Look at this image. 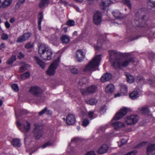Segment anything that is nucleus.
Masks as SVG:
<instances>
[{
	"mask_svg": "<svg viewBox=\"0 0 155 155\" xmlns=\"http://www.w3.org/2000/svg\"><path fill=\"white\" fill-rule=\"evenodd\" d=\"M48 2L49 0H41L39 6L40 8H44L48 5Z\"/></svg>",
	"mask_w": 155,
	"mask_h": 155,
	"instance_id": "obj_30",
	"label": "nucleus"
},
{
	"mask_svg": "<svg viewBox=\"0 0 155 155\" xmlns=\"http://www.w3.org/2000/svg\"><path fill=\"white\" fill-rule=\"evenodd\" d=\"M120 91L122 94H124L127 92V87L125 85H123L121 86Z\"/></svg>",
	"mask_w": 155,
	"mask_h": 155,
	"instance_id": "obj_37",
	"label": "nucleus"
},
{
	"mask_svg": "<svg viewBox=\"0 0 155 155\" xmlns=\"http://www.w3.org/2000/svg\"><path fill=\"white\" fill-rule=\"evenodd\" d=\"M12 2V0H5L1 4L2 8H5L9 6Z\"/></svg>",
	"mask_w": 155,
	"mask_h": 155,
	"instance_id": "obj_26",
	"label": "nucleus"
},
{
	"mask_svg": "<svg viewBox=\"0 0 155 155\" xmlns=\"http://www.w3.org/2000/svg\"><path fill=\"white\" fill-rule=\"evenodd\" d=\"M75 121V118L74 116L72 114L69 115L66 118V123L69 125L74 124Z\"/></svg>",
	"mask_w": 155,
	"mask_h": 155,
	"instance_id": "obj_15",
	"label": "nucleus"
},
{
	"mask_svg": "<svg viewBox=\"0 0 155 155\" xmlns=\"http://www.w3.org/2000/svg\"><path fill=\"white\" fill-rule=\"evenodd\" d=\"M21 66L19 68V71L22 72L25 71L28 68L30 67L29 65L27 64L24 63H21Z\"/></svg>",
	"mask_w": 155,
	"mask_h": 155,
	"instance_id": "obj_27",
	"label": "nucleus"
},
{
	"mask_svg": "<svg viewBox=\"0 0 155 155\" xmlns=\"http://www.w3.org/2000/svg\"><path fill=\"white\" fill-rule=\"evenodd\" d=\"M5 26L7 28H10V25L8 22L7 21L5 23Z\"/></svg>",
	"mask_w": 155,
	"mask_h": 155,
	"instance_id": "obj_60",
	"label": "nucleus"
},
{
	"mask_svg": "<svg viewBox=\"0 0 155 155\" xmlns=\"http://www.w3.org/2000/svg\"><path fill=\"white\" fill-rule=\"evenodd\" d=\"M127 142V140L124 139H122L121 140L120 143H121V145H119V147H120L121 146L123 145L125 143H126Z\"/></svg>",
	"mask_w": 155,
	"mask_h": 155,
	"instance_id": "obj_55",
	"label": "nucleus"
},
{
	"mask_svg": "<svg viewBox=\"0 0 155 155\" xmlns=\"http://www.w3.org/2000/svg\"><path fill=\"white\" fill-rule=\"evenodd\" d=\"M114 90V86L112 84H108L106 87L105 91L106 92L108 93H112Z\"/></svg>",
	"mask_w": 155,
	"mask_h": 155,
	"instance_id": "obj_22",
	"label": "nucleus"
},
{
	"mask_svg": "<svg viewBox=\"0 0 155 155\" xmlns=\"http://www.w3.org/2000/svg\"><path fill=\"white\" fill-rule=\"evenodd\" d=\"M127 81L130 83H132L134 81V78L133 76L131 75L129 73H127L126 74Z\"/></svg>",
	"mask_w": 155,
	"mask_h": 155,
	"instance_id": "obj_32",
	"label": "nucleus"
},
{
	"mask_svg": "<svg viewBox=\"0 0 155 155\" xmlns=\"http://www.w3.org/2000/svg\"><path fill=\"white\" fill-rule=\"evenodd\" d=\"M33 46V44L30 42H29L28 43H27L25 45V47L26 49H28L32 48Z\"/></svg>",
	"mask_w": 155,
	"mask_h": 155,
	"instance_id": "obj_49",
	"label": "nucleus"
},
{
	"mask_svg": "<svg viewBox=\"0 0 155 155\" xmlns=\"http://www.w3.org/2000/svg\"><path fill=\"white\" fill-rule=\"evenodd\" d=\"M30 76V73L28 72H26L25 73L21 74L20 77L21 79L25 80L29 78Z\"/></svg>",
	"mask_w": 155,
	"mask_h": 155,
	"instance_id": "obj_35",
	"label": "nucleus"
},
{
	"mask_svg": "<svg viewBox=\"0 0 155 155\" xmlns=\"http://www.w3.org/2000/svg\"><path fill=\"white\" fill-rule=\"evenodd\" d=\"M67 25L70 26H72L74 25H75V22L73 20H68L66 23Z\"/></svg>",
	"mask_w": 155,
	"mask_h": 155,
	"instance_id": "obj_44",
	"label": "nucleus"
},
{
	"mask_svg": "<svg viewBox=\"0 0 155 155\" xmlns=\"http://www.w3.org/2000/svg\"><path fill=\"white\" fill-rule=\"evenodd\" d=\"M15 21V19L14 18H12L10 20V22L11 23H14Z\"/></svg>",
	"mask_w": 155,
	"mask_h": 155,
	"instance_id": "obj_64",
	"label": "nucleus"
},
{
	"mask_svg": "<svg viewBox=\"0 0 155 155\" xmlns=\"http://www.w3.org/2000/svg\"><path fill=\"white\" fill-rule=\"evenodd\" d=\"M125 121L127 125H132L137 123L139 120V117L137 115H131L125 117Z\"/></svg>",
	"mask_w": 155,
	"mask_h": 155,
	"instance_id": "obj_6",
	"label": "nucleus"
},
{
	"mask_svg": "<svg viewBox=\"0 0 155 155\" xmlns=\"http://www.w3.org/2000/svg\"><path fill=\"white\" fill-rule=\"evenodd\" d=\"M12 144L14 146L20 147L21 145L20 140L18 139H14L12 142Z\"/></svg>",
	"mask_w": 155,
	"mask_h": 155,
	"instance_id": "obj_28",
	"label": "nucleus"
},
{
	"mask_svg": "<svg viewBox=\"0 0 155 155\" xmlns=\"http://www.w3.org/2000/svg\"><path fill=\"white\" fill-rule=\"evenodd\" d=\"M8 38V35L6 34L3 33L1 35V38L3 40H7Z\"/></svg>",
	"mask_w": 155,
	"mask_h": 155,
	"instance_id": "obj_45",
	"label": "nucleus"
},
{
	"mask_svg": "<svg viewBox=\"0 0 155 155\" xmlns=\"http://www.w3.org/2000/svg\"><path fill=\"white\" fill-rule=\"evenodd\" d=\"M78 138L77 137H75L72 139L71 142H77L78 140Z\"/></svg>",
	"mask_w": 155,
	"mask_h": 155,
	"instance_id": "obj_61",
	"label": "nucleus"
},
{
	"mask_svg": "<svg viewBox=\"0 0 155 155\" xmlns=\"http://www.w3.org/2000/svg\"><path fill=\"white\" fill-rule=\"evenodd\" d=\"M109 54L111 61L112 59H115L112 62V65L116 68L126 67L134 61L133 58L127 53H120L111 50L109 51Z\"/></svg>",
	"mask_w": 155,
	"mask_h": 155,
	"instance_id": "obj_1",
	"label": "nucleus"
},
{
	"mask_svg": "<svg viewBox=\"0 0 155 155\" xmlns=\"http://www.w3.org/2000/svg\"><path fill=\"white\" fill-rule=\"evenodd\" d=\"M137 153L136 151H134L130 152H129L125 155H135Z\"/></svg>",
	"mask_w": 155,
	"mask_h": 155,
	"instance_id": "obj_56",
	"label": "nucleus"
},
{
	"mask_svg": "<svg viewBox=\"0 0 155 155\" xmlns=\"http://www.w3.org/2000/svg\"><path fill=\"white\" fill-rule=\"evenodd\" d=\"M147 152L148 155H155V144H149L147 147Z\"/></svg>",
	"mask_w": 155,
	"mask_h": 155,
	"instance_id": "obj_14",
	"label": "nucleus"
},
{
	"mask_svg": "<svg viewBox=\"0 0 155 155\" xmlns=\"http://www.w3.org/2000/svg\"><path fill=\"white\" fill-rule=\"evenodd\" d=\"M43 19V15L42 12H40L38 17V24L39 25L41 24L42 20Z\"/></svg>",
	"mask_w": 155,
	"mask_h": 155,
	"instance_id": "obj_40",
	"label": "nucleus"
},
{
	"mask_svg": "<svg viewBox=\"0 0 155 155\" xmlns=\"http://www.w3.org/2000/svg\"><path fill=\"white\" fill-rule=\"evenodd\" d=\"M116 130H118L119 129L125 127V125L123 122L117 121L112 124Z\"/></svg>",
	"mask_w": 155,
	"mask_h": 155,
	"instance_id": "obj_19",
	"label": "nucleus"
},
{
	"mask_svg": "<svg viewBox=\"0 0 155 155\" xmlns=\"http://www.w3.org/2000/svg\"><path fill=\"white\" fill-rule=\"evenodd\" d=\"M139 112L140 113H141L144 114H148L149 112V110L148 109L147 107H143L139 108Z\"/></svg>",
	"mask_w": 155,
	"mask_h": 155,
	"instance_id": "obj_29",
	"label": "nucleus"
},
{
	"mask_svg": "<svg viewBox=\"0 0 155 155\" xmlns=\"http://www.w3.org/2000/svg\"><path fill=\"white\" fill-rule=\"evenodd\" d=\"M54 142L51 140H49L45 143L42 146L43 148H46L47 147H49L53 145Z\"/></svg>",
	"mask_w": 155,
	"mask_h": 155,
	"instance_id": "obj_39",
	"label": "nucleus"
},
{
	"mask_svg": "<svg viewBox=\"0 0 155 155\" xmlns=\"http://www.w3.org/2000/svg\"><path fill=\"white\" fill-rule=\"evenodd\" d=\"M60 39L63 43L67 44L70 41V38L68 35H63L61 38Z\"/></svg>",
	"mask_w": 155,
	"mask_h": 155,
	"instance_id": "obj_25",
	"label": "nucleus"
},
{
	"mask_svg": "<svg viewBox=\"0 0 155 155\" xmlns=\"http://www.w3.org/2000/svg\"><path fill=\"white\" fill-rule=\"evenodd\" d=\"M97 90V87L95 85H91L86 89H81V92L83 95H87L95 93Z\"/></svg>",
	"mask_w": 155,
	"mask_h": 155,
	"instance_id": "obj_9",
	"label": "nucleus"
},
{
	"mask_svg": "<svg viewBox=\"0 0 155 155\" xmlns=\"http://www.w3.org/2000/svg\"><path fill=\"white\" fill-rule=\"evenodd\" d=\"M148 4L151 7H155V0H150Z\"/></svg>",
	"mask_w": 155,
	"mask_h": 155,
	"instance_id": "obj_50",
	"label": "nucleus"
},
{
	"mask_svg": "<svg viewBox=\"0 0 155 155\" xmlns=\"http://www.w3.org/2000/svg\"><path fill=\"white\" fill-rule=\"evenodd\" d=\"M111 3L110 0H101L100 6L102 9H105Z\"/></svg>",
	"mask_w": 155,
	"mask_h": 155,
	"instance_id": "obj_20",
	"label": "nucleus"
},
{
	"mask_svg": "<svg viewBox=\"0 0 155 155\" xmlns=\"http://www.w3.org/2000/svg\"><path fill=\"white\" fill-rule=\"evenodd\" d=\"M12 89L15 91L17 92L19 90V88L18 85L16 84H14L12 85Z\"/></svg>",
	"mask_w": 155,
	"mask_h": 155,
	"instance_id": "obj_47",
	"label": "nucleus"
},
{
	"mask_svg": "<svg viewBox=\"0 0 155 155\" xmlns=\"http://www.w3.org/2000/svg\"><path fill=\"white\" fill-rule=\"evenodd\" d=\"M46 113L47 115H50L52 114V112L51 110H50L48 109L47 108V110L46 111Z\"/></svg>",
	"mask_w": 155,
	"mask_h": 155,
	"instance_id": "obj_57",
	"label": "nucleus"
},
{
	"mask_svg": "<svg viewBox=\"0 0 155 155\" xmlns=\"http://www.w3.org/2000/svg\"><path fill=\"white\" fill-rule=\"evenodd\" d=\"M144 12L143 9H139L135 14L134 19L136 25L137 26H142V24L144 22V18L146 17L144 15Z\"/></svg>",
	"mask_w": 155,
	"mask_h": 155,
	"instance_id": "obj_4",
	"label": "nucleus"
},
{
	"mask_svg": "<svg viewBox=\"0 0 155 155\" xmlns=\"http://www.w3.org/2000/svg\"><path fill=\"white\" fill-rule=\"evenodd\" d=\"M38 52L43 60H49L51 59L53 52L51 48L46 45L41 44L38 47Z\"/></svg>",
	"mask_w": 155,
	"mask_h": 155,
	"instance_id": "obj_3",
	"label": "nucleus"
},
{
	"mask_svg": "<svg viewBox=\"0 0 155 155\" xmlns=\"http://www.w3.org/2000/svg\"><path fill=\"white\" fill-rule=\"evenodd\" d=\"M35 127L33 130V133L35 137L37 139H39L42 134V131L40 129L39 125L37 124H35Z\"/></svg>",
	"mask_w": 155,
	"mask_h": 155,
	"instance_id": "obj_11",
	"label": "nucleus"
},
{
	"mask_svg": "<svg viewBox=\"0 0 155 155\" xmlns=\"http://www.w3.org/2000/svg\"><path fill=\"white\" fill-rule=\"evenodd\" d=\"M112 14L116 18H120L121 17V13L118 10H115L113 12Z\"/></svg>",
	"mask_w": 155,
	"mask_h": 155,
	"instance_id": "obj_33",
	"label": "nucleus"
},
{
	"mask_svg": "<svg viewBox=\"0 0 155 155\" xmlns=\"http://www.w3.org/2000/svg\"><path fill=\"white\" fill-rule=\"evenodd\" d=\"M94 112L92 111H89L88 112V114L89 118H91V119H93V114Z\"/></svg>",
	"mask_w": 155,
	"mask_h": 155,
	"instance_id": "obj_54",
	"label": "nucleus"
},
{
	"mask_svg": "<svg viewBox=\"0 0 155 155\" xmlns=\"http://www.w3.org/2000/svg\"><path fill=\"white\" fill-rule=\"evenodd\" d=\"M50 41L51 43L55 45H58L59 42V37L54 35H52L50 39Z\"/></svg>",
	"mask_w": 155,
	"mask_h": 155,
	"instance_id": "obj_16",
	"label": "nucleus"
},
{
	"mask_svg": "<svg viewBox=\"0 0 155 155\" xmlns=\"http://www.w3.org/2000/svg\"><path fill=\"white\" fill-rule=\"evenodd\" d=\"M108 149V147L107 145H102L98 150L97 152L100 154H103L106 153Z\"/></svg>",
	"mask_w": 155,
	"mask_h": 155,
	"instance_id": "obj_24",
	"label": "nucleus"
},
{
	"mask_svg": "<svg viewBox=\"0 0 155 155\" xmlns=\"http://www.w3.org/2000/svg\"><path fill=\"white\" fill-rule=\"evenodd\" d=\"M75 2L79 3H82L84 0H74Z\"/></svg>",
	"mask_w": 155,
	"mask_h": 155,
	"instance_id": "obj_63",
	"label": "nucleus"
},
{
	"mask_svg": "<svg viewBox=\"0 0 155 155\" xmlns=\"http://www.w3.org/2000/svg\"><path fill=\"white\" fill-rule=\"evenodd\" d=\"M111 78V75L109 73H106L104 74L101 77V80L103 82L109 81Z\"/></svg>",
	"mask_w": 155,
	"mask_h": 155,
	"instance_id": "obj_21",
	"label": "nucleus"
},
{
	"mask_svg": "<svg viewBox=\"0 0 155 155\" xmlns=\"http://www.w3.org/2000/svg\"><path fill=\"white\" fill-rule=\"evenodd\" d=\"M21 4L18 2L15 5V8L17 9H18L20 8L21 5Z\"/></svg>",
	"mask_w": 155,
	"mask_h": 155,
	"instance_id": "obj_62",
	"label": "nucleus"
},
{
	"mask_svg": "<svg viewBox=\"0 0 155 155\" xmlns=\"http://www.w3.org/2000/svg\"><path fill=\"white\" fill-rule=\"evenodd\" d=\"M17 125L18 127L21 126L19 128L20 130L24 133L28 132L30 130V124L27 121L24 122L22 124L20 122H17Z\"/></svg>",
	"mask_w": 155,
	"mask_h": 155,
	"instance_id": "obj_8",
	"label": "nucleus"
},
{
	"mask_svg": "<svg viewBox=\"0 0 155 155\" xmlns=\"http://www.w3.org/2000/svg\"><path fill=\"white\" fill-rule=\"evenodd\" d=\"M93 21L96 25L99 24L102 21L101 14L99 12H97L93 16Z\"/></svg>",
	"mask_w": 155,
	"mask_h": 155,
	"instance_id": "obj_12",
	"label": "nucleus"
},
{
	"mask_svg": "<svg viewBox=\"0 0 155 155\" xmlns=\"http://www.w3.org/2000/svg\"><path fill=\"white\" fill-rule=\"evenodd\" d=\"M30 34L29 33H25L23 35H21L23 39L24 40V41L28 39V38L30 37Z\"/></svg>",
	"mask_w": 155,
	"mask_h": 155,
	"instance_id": "obj_41",
	"label": "nucleus"
},
{
	"mask_svg": "<svg viewBox=\"0 0 155 155\" xmlns=\"http://www.w3.org/2000/svg\"><path fill=\"white\" fill-rule=\"evenodd\" d=\"M101 55H99L94 57L83 68L84 71H93L97 70L101 61Z\"/></svg>",
	"mask_w": 155,
	"mask_h": 155,
	"instance_id": "obj_2",
	"label": "nucleus"
},
{
	"mask_svg": "<svg viewBox=\"0 0 155 155\" xmlns=\"http://www.w3.org/2000/svg\"><path fill=\"white\" fill-rule=\"evenodd\" d=\"M47 110V107H45L44 109L42 110L39 113V114L40 115H41L45 114Z\"/></svg>",
	"mask_w": 155,
	"mask_h": 155,
	"instance_id": "obj_53",
	"label": "nucleus"
},
{
	"mask_svg": "<svg viewBox=\"0 0 155 155\" xmlns=\"http://www.w3.org/2000/svg\"><path fill=\"white\" fill-rule=\"evenodd\" d=\"M85 54L82 50H78L76 52V57L78 61H81L84 58Z\"/></svg>",
	"mask_w": 155,
	"mask_h": 155,
	"instance_id": "obj_13",
	"label": "nucleus"
},
{
	"mask_svg": "<svg viewBox=\"0 0 155 155\" xmlns=\"http://www.w3.org/2000/svg\"><path fill=\"white\" fill-rule=\"evenodd\" d=\"M126 5L130 9H131V5L130 0H123Z\"/></svg>",
	"mask_w": 155,
	"mask_h": 155,
	"instance_id": "obj_46",
	"label": "nucleus"
},
{
	"mask_svg": "<svg viewBox=\"0 0 155 155\" xmlns=\"http://www.w3.org/2000/svg\"><path fill=\"white\" fill-rule=\"evenodd\" d=\"M86 102L88 104L94 105H95L97 102V100L95 98H92L90 99L89 100L86 101Z\"/></svg>",
	"mask_w": 155,
	"mask_h": 155,
	"instance_id": "obj_31",
	"label": "nucleus"
},
{
	"mask_svg": "<svg viewBox=\"0 0 155 155\" xmlns=\"http://www.w3.org/2000/svg\"><path fill=\"white\" fill-rule=\"evenodd\" d=\"M127 109L126 108L123 107L121 108L115 115L113 119L117 120L123 118L127 113Z\"/></svg>",
	"mask_w": 155,
	"mask_h": 155,
	"instance_id": "obj_10",
	"label": "nucleus"
},
{
	"mask_svg": "<svg viewBox=\"0 0 155 155\" xmlns=\"http://www.w3.org/2000/svg\"><path fill=\"white\" fill-rule=\"evenodd\" d=\"M69 70L71 73L74 74H77L78 72V69L73 66H71L70 67Z\"/></svg>",
	"mask_w": 155,
	"mask_h": 155,
	"instance_id": "obj_36",
	"label": "nucleus"
},
{
	"mask_svg": "<svg viewBox=\"0 0 155 155\" xmlns=\"http://www.w3.org/2000/svg\"><path fill=\"white\" fill-rule=\"evenodd\" d=\"M89 123V120L87 119H84L82 122V125L84 127L87 126Z\"/></svg>",
	"mask_w": 155,
	"mask_h": 155,
	"instance_id": "obj_43",
	"label": "nucleus"
},
{
	"mask_svg": "<svg viewBox=\"0 0 155 155\" xmlns=\"http://www.w3.org/2000/svg\"><path fill=\"white\" fill-rule=\"evenodd\" d=\"M24 41V40L21 36L18 38L17 40V42L18 43H21Z\"/></svg>",
	"mask_w": 155,
	"mask_h": 155,
	"instance_id": "obj_51",
	"label": "nucleus"
},
{
	"mask_svg": "<svg viewBox=\"0 0 155 155\" xmlns=\"http://www.w3.org/2000/svg\"><path fill=\"white\" fill-rule=\"evenodd\" d=\"M59 61V59L58 58L54 61L51 64L46 71V74L50 76L54 75Z\"/></svg>",
	"mask_w": 155,
	"mask_h": 155,
	"instance_id": "obj_5",
	"label": "nucleus"
},
{
	"mask_svg": "<svg viewBox=\"0 0 155 155\" xmlns=\"http://www.w3.org/2000/svg\"><path fill=\"white\" fill-rule=\"evenodd\" d=\"M30 34L29 33H25L23 35H21L23 39L24 40V41L28 39V38L30 37Z\"/></svg>",
	"mask_w": 155,
	"mask_h": 155,
	"instance_id": "obj_42",
	"label": "nucleus"
},
{
	"mask_svg": "<svg viewBox=\"0 0 155 155\" xmlns=\"http://www.w3.org/2000/svg\"><path fill=\"white\" fill-rule=\"evenodd\" d=\"M85 155H95L93 151H91L88 152Z\"/></svg>",
	"mask_w": 155,
	"mask_h": 155,
	"instance_id": "obj_59",
	"label": "nucleus"
},
{
	"mask_svg": "<svg viewBox=\"0 0 155 155\" xmlns=\"http://www.w3.org/2000/svg\"><path fill=\"white\" fill-rule=\"evenodd\" d=\"M88 82L87 79L86 78H83L81 79L78 83V87L81 89V87L85 86Z\"/></svg>",
	"mask_w": 155,
	"mask_h": 155,
	"instance_id": "obj_17",
	"label": "nucleus"
},
{
	"mask_svg": "<svg viewBox=\"0 0 155 155\" xmlns=\"http://www.w3.org/2000/svg\"><path fill=\"white\" fill-rule=\"evenodd\" d=\"M16 59V56L15 55H12L11 58L8 60L7 63L8 64L11 65L13 64L14 61H15Z\"/></svg>",
	"mask_w": 155,
	"mask_h": 155,
	"instance_id": "obj_34",
	"label": "nucleus"
},
{
	"mask_svg": "<svg viewBox=\"0 0 155 155\" xmlns=\"http://www.w3.org/2000/svg\"><path fill=\"white\" fill-rule=\"evenodd\" d=\"M102 43L101 42L100 40H99L97 41V45L94 46L96 50H100V49L101 48Z\"/></svg>",
	"mask_w": 155,
	"mask_h": 155,
	"instance_id": "obj_38",
	"label": "nucleus"
},
{
	"mask_svg": "<svg viewBox=\"0 0 155 155\" xmlns=\"http://www.w3.org/2000/svg\"><path fill=\"white\" fill-rule=\"evenodd\" d=\"M35 59L36 61L37 64L40 67H41L42 69L45 68L46 65L45 63L37 57L35 56Z\"/></svg>",
	"mask_w": 155,
	"mask_h": 155,
	"instance_id": "obj_23",
	"label": "nucleus"
},
{
	"mask_svg": "<svg viewBox=\"0 0 155 155\" xmlns=\"http://www.w3.org/2000/svg\"><path fill=\"white\" fill-rule=\"evenodd\" d=\"M5 47V45L4 43H2L0 45V50H3Z\"/></svg>",
	"mask_w": 155,
	"mask_h": 155,
	"instance_id": "obj_58",
	"label": "nucleus"
},
{
	"mask_svg": "<svg viewBox=\"0 0 155 155\" xmlns=\"http://www.w3.org/2000/svg\"><path fill=\"white\" fill-rule=\"evenodd\" d=\"M140 96V90L139 89L133 91L129 94L130 97L132 100H135Z\"/></svg>",
	"mask_w": 155,
	"mask_h": 155,
	"instance_id": "obj_18",
	"label": "nucleus"
},
{
	"mask_svg": "<svg viewBox=\"0 0 155 155\" xmlns=\"http://www.w3.org/2000/svg\"><path fill=\"white\" fill-rule=\"evenodd\" d=\"M106 106L102 107L100 108V113L101 114H103L104 113L106 112Z\"/></svg>",
	"mask_w": 155,
	"mask_h": 155,
	"instance_id": "obj_48",
	"label": "nucleus"
},
{
	"mask_svg": "<svg viewBox=\"0 0 155 155\" xmlns=\"http://www.w3.org/2000/svg\"><path fill=\"white\" fill-rule=\"evenodd\" d=\"M29 92L31 94L37 97H41L43 93L42 90L37 86L31 87Z\"/></svg>",
	"mask_w": 155,
	"mask_h": 155,
	"instance_id": "obj_7",
	"label": "nucleus"
},
{
	"mask_svg": "<svg viewBox=\"0 0 155 155\" xmlns=\"http://www.w3.org/2000/svg\"><path fill=\"white\" fill-rule=\"evenodd\" d=\"M18 57L19 59H21L24 57V55L23 53L21 52H19L18 54Z\"/></svg>",
	"mask_w": 155,
	"mask_h": 155,
	"instance_id": "obj_52",
	"label": "nucleus"
}]
</instances>
